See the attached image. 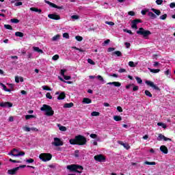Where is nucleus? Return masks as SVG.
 <instances>
[{"mask_svg":"<svg viewBox=\"0 0 175 175\" xmlns=\"http://www.w3.org/2000/svg\"><path fill=\"white\" fill-rule=\"evenodd\" d=\"M170 8H171V9H174V8H175V3H171L170 4Z\"/></svg>","mask_w":175,"mask_h":175,"instance_id":"64","label":"nucleus"},{"mask_svg":"<svg viewBox=\"0 0 175 175\" xmlns=\"http://www.w3.org/2000/svg\"><path fill=\"white\" fill-rule=\"evenodd\" d=\"M59 59V55H53V57H52V59H53V61H57V60H58Z\"/></svg>","mask_w":175,"mask_h":175,"instance_id":"44","label":"nucleus"},{"mask_svg":"<svg viewBox=\"0 0 175 175\" xmlns=\"http://www.w3.org/2000/svg\"><path fill=\"white\" fill-rule=\"evenodd\" d=\"M53 142H52V146H55V147H59L61 146H64V142L61 140V139L58 137H54Z\"/></svg>","mask_w":175,"mask_h":175,"instance_id":"7","label":"nucleus"},{"mask_svg":"<svg viewBox=\"0 0 175 175\" xmlns=\"http://www.w3.org/2000/svg\"><path fill=\"white\" fill-rule=\"evenodd\" d=\"M149 70L151 73H159V72H161L160 69H151L149 68Z\"/></svg>","mask_w":175,"mask_h":175,"instance_id":"26","label":"nucleus"},{"mask_svg":"<svg viewBox=\"0 0 175 175\" xmlns=\"http://www.w3.org/2000/svg\"><path fill=\"white\" fill-rule=\"evenodd\" d=\"M139 23H143V21L141 19H134L131 21V28L134 29H137V24Z\"/></svg>","mask_w":175,"mask_h":175,"instance_id":"9","label":"nucleus"},{"mask_svg":"<svg viewBox=\"0 0 175 175\" xmlns=\"http://www.w3.org/2000/svg\"><path fill=\"white\" fill-rule=\"evenodd\" d=\"M30 10L31 12H36V13H42V10L38 9V8H31Z\"/></svg>","mask_w":175,"mask_h":175,"instance_id":"21","label":"nucleus"},{"mask_svg":"<svg viewBox=\"0 0 175 175\" xmlns=\"http://www.w3.org/2000/svg\"><path fill=\"white\" fill-rule=\"evenodd\" d=\"M123 147L126 148V150H129V148H131V146H129V144H124V145H123Z\"/></svg>","mask_w":175,"mask_h":175,"instance_id":"52","label":"nucleus"},{"mask_svg":"<svg viewBox=\"0 0 175 175\" xmlns=\"http://www.w3.org/2000/svg\"><path fill=\"white\" fill-rule=\"evenodd\" d=\"M148 16H149V17H151L152 18H157V15H155V14L152 12H148Z\"/></svg>","mask_w":175,"mask_h":175,"instance_id":"29","label":"nucleus"},{"mask_svg":"<svg viewBox=\"0 0 175 175\" xmlns=\"http://www.w3.org/2000/svg\"><path fill=\"white\" fill-rule=\"evenodd\" d=\"M40 110L41 111H45V114L47 117H52V116H54V110H53L51 106L49 105L44 104L40 108Z\"/></svg>","mask_w":175,"mask_h":175,"instance_id":"3","label":"nucleus"},{"mask_svg":"<svg viewBox=\"0 0 175 175\" xmlns=\"http://www.w3.org/2000/svg\"><path fill=\"white\" fill-rule=\"evenodd\" d=\"M36 117L33 115H26L25 120H31V118H36Z\"/></svg>","mask_w":175,"mask_h":175,"instance_id":"34","label":"nucleus"},{"mask_svg":"<svg viewBox=\"0 0 175 175\" xmlns=\"http://www.w3.org/2000/svg\"><path fill=\"white\" fill-rule=\"evenodd\" d=\"M58 126H59V131H62V132H66V126H60L59 124H58Z\"/></svg>","mask_w":175,"mask_h":175,"instance_id":"30","label":"nucleus"},{"mask_svg":"<svg viewBox=\"0 0 175 175\" xmlns=\"http://www.w3.org/2000/svg\"><path fill=\"white\" fill-rule=\"evenodd\" d=\"M144 165H157V163L155 161L150 162V161H145L144 163Z\"/></svg>","mask_w":175,"mask_h":175,"instance_id":"32","label":"nucleus"},{"mask_svg":"<svg viewBox=\"0 0 175 175\" xmlns=\"http://www.w3.org/2000/svg\"><path fill=\"white\" fill-rule=\"evenodd\" d=\"M71 18H72V20H79V18H80V16H79L78 15H72L71 16Z\"/></svg>","mask_w":175,"mask_h":175,"instance_id":"46","label":"nucleus"},{"mask_svg":"<svg viewBox=\"0 0 175 175\" xmlns=\"http://www.w3.org/2000/svg\"><path fill=\"white\" fill-rule=\"evenodd\" d=\"M128 14H129V16H135V12H133V11H129L128 12Z\"/></svg>","mask_w":175,"mask_h":175,"instance_id":"63","label":"nucleus"},{"mask_svg":"<svg viewBox=\"0 0 175 175\" xmlns=\"http://www.w3.org/2000/svg\"><path fill=\"white\" fill-rule=\"evenodd\" d=\"M67 169L70 172H75V173H83V170H84V167L81 165H79L77 164H71L67 166Z\"/></svg>","mask_w":175,"mask_h":175,"instance_id":"2","label":"nucleus"},{"mask_svg":"<svg viewBox=\"0 0 175 175\" xmlns=\"http://www.w3.org/2000/svg\"><path fill=\"white\" fill-rule=\"evenodd\" d=\"M113 54H116L117 57H122V53L120 51H116L113 53Z\"/></svg>","mask_w":175,"mask_h":175,"instance_id":"39","label":"nucleus"},{"mask_svg":"<svg viewBox=\"0 0 175 175\" xmlns=\"http://www.w3.org/2000/svg\"><path fill=\"white\" fill-rule=\"evenodd\" d=\"M156 3L157 5H162V3H163V0H157Z\"/></svg>","mask_w":175,"mask_h":175,"instance_id":"54","label":"nucleus"},{"mask_svg":"<svg viewBox=\"0 0 175 175\" xmlns=\"http://www.w3.org/2000/svg\"><path fill=\"white\" fill-rule=\"evenodd\" d=\"M151 10H152V12L155 13V14H157V16H161V10H157L155 8H152Z\"/></svg>","mask_w":175,"mask_h":175,"instance_id":"24","label":"nucleus"},{"mask_svg":"<svg viewBox=\"0 0 175 175\" xmlns=\"http://www.w3.org/2000/svg\"><path fill=\"white\" fill-rule=\"evenodd\" d=\"M71 49H74V50H77L78 51H80V53H84V51H85L83 49H79V48H77L76 46H72Z\"/></svg>","mask_w":175,"mask_h":175,"instance_id":"36","label":"nucleus"},{"mask_svg":"<svg viewBox=\"0 0 175 175\" xmlns=\"http://www.w3.org/2000/svg\"><path fill=\"white\" fill-rule=\"evenodd\" d=\"M135 80L137 81V83H138V84H143V80H142V78L136 77Z\"/></svg>","mask_w":175,"mask_h":175,"instance_id":"31","label":"nucleus"},{"mask_svg":"<svg viewBox=\"0 0 175 175\" xmlns=\"http://www.w3.org/2000/svg\"><path fill=\"white\" fill-rule=\"evenodd\" d=\"M133 91L136 92V91H139V86L137 85H133Z\"/></svg>","mask_w":175,"mask_h":175,"instance_id":"51","label":"nucleus"},{"mask_svg":"<svg viewBox=\"0 0 175 175\" xmlns=\"http://www.w3.org/2000/svg\"><path fill=\"white\" fill-rule=\"evenodd\" d=\"M157 140H159V142H161V140H164V142H167L169 140L170 142H172V139L167 138L162 134H159Z\"/></svg>","mask_w":175,"mask_h":175,"instance_id":"13","label":"nucleus"},{"mask_svg":"<svg viewBox=\"0 0 175 175\" xmlns=\"http://www.w3.org/2000/svg\"><path fill=\"white\" fill-rule=\"evenodd\" d=\"M44 2L45 3H47V5H49L51 8H55V9H59V10L64 9V6H58L56 4H54L53 3H51L47 0H44Z\"/></svg>","mask_w":175,"mask_h":175,"instance_id":"10","label":"nucleus"},{"mask_svg":"<svg viewBox=\"0 0 175 175\" xmlns=\"http://www.w3.org/2000/svg\"><path fill=\"white\" fill-rule=\"evenodd\" d=\"M105 24H107V25H111V26L114 25V23L113 22L105 21Z\"/></svg>","mask_w":175,"mask_h":175,"instance_id":"61","label":"nucleus"},{"mask_svg":"<svg viewBox=\"0 0 175 175\" xmlns=\"http://www.w3.org/2000/svg\"><path fill=\"white\" fill-rule=\"evenodd\" d=\"M113 120L115 121H121L122 120V118L120 116H113Z\"/></svg>","mask_w":175,"mask_h":175,"instance_id":"28","label":"nucleus"},{"mask_svg":"<svg viewBox=\"0 0 175 175\" xmlns=\"http://www.w3.org/2000/svg\"><path fill=\"white\" fill-rule=\"evenodd\" d=\"M92 117H98V116H100V113L98 111H93L91 113Z\"/></svg>","mask_w":175,"mask_h":175,"instance_id":"27","label":"nucleus"},{"mask_svg":"<svg viewBox=\"0 0 175 175\" xmlns=\"http://www.w3.org/2000/svg\"><path fill=\"white\" fill-rule=\"evenodd\" d=\"M58 39H59V35L57 34L56 36H54L53 38H52V40L53 42H55L57 40H58Z\"/></svg>","mask_w":175,"mask_h":175,"instance_id":"37","label":"nucleus"},{"mask_svg":"<svg viewBox=\"0 0 175 175\" xmlns=\"http://www.w3.org/2000/svg\"><path fill=\"white\" fill-rule=\"evenodd\" d=\"M65 98H66V94H65V92H61L58 97H57V99L58 100H64Z\"/></svg>","mask_w":175,"mask_h":175,"instance_id":"17","label":"nucleus"},{"mask_svg":"<svg viewBox=\"0 0 175 175\" xmlns=\"http://www.w3.org/2000/svg\"><path fill=\"white\" fill-rule=\"evenodd\" d=\"M119 73H124L126 72V70L125 68H120L118 70Z\"/></svg>","mask_w":175,"mask_h":175,"instance_id":"58","label":"nucleus"},{"mask_svg":"<svg viewBox=\"0 0 175 175\" xmlns=\"http://www.w3.org/2000/svg\"><path fill=\"white\" fill-rule=\"evenodd\" d=\"M4 28L5 29H10V31H13V27L10 25H4Z\"/></svg>","mask_w":175,"mask_h":175,"instance_id":"33","label":"nucleus"},{"mask_svg":"<svg viewBox=\"0 0 175 175\" xmlns=\"http://www.w3.org/2000/svg\"><path fill=\"white\" fill-rule=\"evenodd\" d=\"M23 130L25 131V132H31V128L25 126L24 128H23Z\"/></svg>","mask_w":175,"mask_h":175,"instance_id":"49","label":"nucleus"},{"mask_svg":"<svg viewBox=\"0 0 175 175\" xmlns=\"http://www.w3.org/2000/svg\"><path fill=\"white\" fill-rule=\"evenodd\" d=\"M1 107H13V103L10 102H1L0 103Z\"/></svg>","mask_w":175,"mask_h":175,"instance_id":"14","label":"nucleus"},{"mask_svg":"<svg viewBox=\"0 0 175 175\" xmlns=\"http://www.w3.org/2000/svg\"><path fill=\"white\" fill-rule=\"evenodd\" d=\"M69 143L72 146H85L87 144V138L81 135H79L75 136V139H70Z\"/></svg>","mask_w":175,"mask_h":175,"instance_id":"1","label":"nucleus"},{"mask_svg":"<svg viewBox=\"0 0 175 175\" xmlns=\"http://www.w3.org/2000/svg\"><path fill=\"white\" fill-rule=\"evenodd\" d=\"M88 64H90V65H95V62H94L92 59H88Z\"/></svg>","mask_w":175,"mask_h":175,"instance_id":"47","label":"nucleus"},{"mask_svg":"<svg viewBox=\"0 0 175 175\" xmlns=\"http://www.w3.org/2000/svg\"><path fill=\"white\" fill-rule=\"evenodd\" d=\"M124 45L126 46V49H129L131 47V43L125 42Z\"/></svg>","mask_w":175,"mask_h":175,"instance_id":"62","label":"nucleus"},{"mask_svg":"<svg viewBox=\"0 0 175 175\" xmlns=\"http://www.w3.org/2000/svg\"><path fill=\"white\" fill-rule=\"evenodd\" d=\"M145 83L146 85H149V87H151L152 88H153V90H155L156 91H161V89L159 88V87L155 85L154 82L151 81H146Z\"/></svg>","mask_w":175,"mask_h":175,"instance_id":"8","label":"nucleus"},{"mask_svg":"<svg viewBox=\"0 0 175 175\" xmlns=\"http://www.w3.org/2000/svg\"><path fill=\"white\" fill-rule=\"evenodd\" d=\"M124 32H126L127 33H129L130 35H133V33L132 32L131 30H128V29H124Z\"/></svg>","mask_w":175,"mask_h":175,"instance_id":"55","label":"nucleus"},{"mask_svg":"<svg viewBox=\"0 0 175 175\" xmlns=\"http://www.w3.org/2000/svg\"><path fill=\"white\" fill-rule=\"evenodd\" d=\"M167 18V14H164L163 15L160 16V20H165Z\"/></svg>","mask_w":175,"mask_h":175,"instance_id":"50","label":"nucleus"},{"mask_svg":"<svg viewBox=\"0 0 175 175\" xmlns=\"http://www.w3.org/2000/svg\"><path fill=\"white\" fill-rule=\"evenodd\" d=\"M46 96L48 99H53V96H51V94L50 92L46 93Z\"/></svg>","mask_w":175,"mask_h":175,"instance_id":"48","label":"nucleus"},{"mask_svg":"<svg viewBox=\"0 0 175 175\" xmlns=\"http://www.w3.org/2000/svg\"><path fill=\"white\" fill-rule=\"evenodd\" d=\"M96 77L100 81H104L103 77L102 76L98 75Z\"/></svg>","mask_w":175,"mask_h":175,"instance_id":"60","label":"nucleus"},{"mask_svg":"<svg viewBox=\"0 0 175 175\" xmlns=\"http://www.w3.org/2000/svg\"><path fill=\"white\" fill-rule=\"evenodd\" d=\"M145 95H146V96H149V98H152V94L148 90H145Z\"/></svg>","mask_w":175,"mask_h":175,"instance_id":"35","label":"nucleus"},{"mask_svg":"<svg viewBox=\"0 0 175 175\" xmlns=\"http://www.w3.org/2000/svg\"><path fill=\"white\" fill-rule=\"evenodd\" d=\"M42 89L45 91H51V88H50L49 86L47 85H44L42 86Z\"/></svg>","mask_w":175,"mask_h":175,"instance_id":"42","label":"nucleus"},{"mask_svg":"<svg viewBox=\"0 0 175 175\" xmlns=\"http://www.w3.org/2000/svg\"><path fill=\"white\" fill-rule=\"evenodd\" d=\"M107 84L109 85H114L115 87H121V83L118 81L109 82Z\"/></svg>","mask_w":175,"mask_h":175,"instance_id":"16","label":"nucleus"},{"mask_svg":"<svg viewBox=\"0 0 175 175\" xmlns=\"http://www.w3.org/2000/svg\"><path fill=\"white\" fill-rule=\"evenodd\" d=\"M48 17L51 18V20H61V16L57 14H49Z\"/></svg>","mask_w":175,"mask_h":175,"instance_id":"12","label":"nucleus"},{"mask_svg":"<svg viewBox=\"0 0 175 175\" xmlns=\"http://www.w3.org/2000/svg\"><path fill=\"white\" fill-rule=\"evenodd\" d=\"M66 72V70H65V69L61 70L60 73H61L62 76H63V77H64Z\"/></svg>","mask_w":175,"mask_h":175,"instance_id":"57","label":"nucleus"},{"mask_svg":"<svg viewBox=\"0 0 175 175\" xmlns=\"http://www.w3.org/2000/svg\"><path fill=\"white\" fill-rule=\"evenodd\" d=\"M158 126H162L164 129L166 128V124L162 123V122H158L157 123Z\"/></svg>","mask_w":175,"mask_h":175,"instance_id":"41","label":"nucleus"},{"mask_svg":"<svg viewBox=\"0 0 175 175\" xmlns=\"http://www.w3.org/2000/svg\"><path fill=\"white\" fill-rule=\"evenodd\" d=\"M15 36H17L18 38H23L24 33H23L21 31H16V32H15Z\"/></svg>","mask_w":175,"mask_h":175,"instance_id":"23","label":"nucleus"},{"mask_svg":"<svg viewBox=\"0 0 175 175\" xmlns=\"http://www.w3.org/2000/svg\"><path fill=\"white\" fill-rule=\"evenodd\" d=\"M94 159L97 162H103V161H106V157H105V156H103V154H98V155L94 156Z\"/></svg>","mask_w":175,"mask_h":175,"instance_id":"11","label":"nucleus"},{"mask_svg":"<svg viewBox=\"0 0 175 175\" xmlns=\"http://www.w3.org/2000/svg\"><path fill=\"white\" fill-rule=\"evenodd\" d=\"M160 151L163 152V154H167L169 152L167 147H166V146L165 145H162L160 146Z\"/></svg>","mask_w":175,"mask_h":175,"instance_id":"15","label":"nucleus"},{"mask_svg":"<svg viewBox=\"0 0 175 175\" xmlns=\"http://www.w3.org/2000/svg\"><path fill=\"white\" fill-rule=\"evenodd\" d=\"M114 50H116V48H113V47H109L107 49V52L108 53H111V51H114Z\"/></svg>","mask_w":175,"mask_h":175,"instance_id":"56","label":"nucleus"},{"mask_svg":"<svg viewBox=\"0 0 175 175\" xmlns=\"http://www.w3.org/2000/svg\"><path fill=\"white\" fill-rule=\"evenodd\" d=\"M129 66H130V68H136V64H135L133 62H129Z\"/></svg>","mask_w":175,"mask_h":175,"instance_id":"38","label":"nucleus"},{"mask_svg":"<svg viewBox=\"0 0 175 175\" xmlns=\"http://www.w3.org/2000/svg\"><path fill=\"white\" fill-rule=\"evenodd\" d=\"M0 85L3 88V90L5 91L6 92H12V90L8 89V88L5 85V84L1 83Z\"/></svg>","mask_w":175,"mask_h":175,"instance_id":"20","label":"nucleus"},{"mask_svg":"<svg viewBox=\"0 0 175 175\" xmlns=\"http://www.w3.org/2000/svg\"><path fill=\"white\" fill-rule=\"evenodd\" d=\"M75 39L76 40H77V42H81V40H83V37L80 36H75Z\"/></svg>","mask_w":175,"mask_h":175,"instance_id":"43","label":"nucleus"},{"mask_svg":"<svg viewBox=\"0 0 175 175\" xmlns=\"http://www.w3.org/2000/svg\"><path fill=\"white\" fill-rule=\"evenodd\" d=\"M82 103H84L85 105H90V103H92V100L88 98H83Z\"/></svg>","mask_w":175,"mask_h":175,"instance_id":"18","label":"nucleus"},{"mask_svg":"<svg viewBox=\"0 0 175 175\" xmlns=\"http://www.w3.org/2000/svg\"><path fill=\"white\" fill-rule=\"evenodd\" d=\"M90 137L92 139H96V137H98V135H96V134H90Z\"/></svg>","mask_w":175,"mask_h":175,"instance_id":"59","label":"nucleus"},{"mask_svg":"<svg viewBox=\"0 0 175 175\" xmlns=\"http://www.w3.org/2000/svg\"><path fill=\"white\" fill-rule=\"evenodd\" d=\"M33 49L34 51H36L37 53H40L41 54H43V50L40 49L38 46H33Z\"/></svg>","mask_w":175,"mask_h":175,"instance_id":"25","label":"nucleus"},{"mask_svg":"<svg viewBox=\"0 0 175 175\" xmlns=\"http://www.w3.org/2000/svg\"><path fill=\"white\" fill-rule=\"evenodd\" d=\"M39 158L43 162H47L49 161H51V158H53V155L50 153H41L39 155Z\"/></svg>","mask_w":175,"mask_h":175,"instance_id":"5","label":"nucleus"},{"mask_svg":"<svg viewBox=\"0 0 175 175\" xmlns=\"http://www.w3.org/2000/svg\"><path fill=\"white\" fill-rule=\"evenodd\" d=\"M63 38H65L66 39H69V33H63Z\"/></svg>","mask_w":175,"mask_h":175,"instance_id":"53","label":"nucleus"},{"mask_svg":"<svg viewBox=\"0 0 175 175\" xmlns=\"http://www.w3.org/2000/svg\"><path fill=\"white\" fill-rule=\"evenodd\" d=\"M137 34L143 36V38H145V39H147V38H148L152 33L149 30H146L143 27H139V30L137 31Z\"/></svg>","mask_w":175,"mask_h":175,"instance_id":"4","label":"nucleus"},{"mask_svg":"<svg viewBox=\"0 0 175 175\" xmlns=\"http://www.w3.org/2000/svg\"><path fill=\"white\" fill-rule=\"evenodd\" d=\"M17 149L14 148L10 153H8V155H12V157H23V155H25V152H18V153Z\"/></svg>","mask_w":175,"mask_h":175,"instance_id":"6","label":"nucleus"},{"mask_svg":"<svg viewBox=\"0 0 175 175\" xmlns=\"http://www.w3.org/2000/svg\"><path fill=\"white\" fill-rule=\"evenodd\" d=\"M73 103H69L64 104V107H65L66 109H70V107H73Z\"/></svg>","mask_w":175,"mask_h":175,"instance_id":"22","label":"nucleus"},{"mask_svg":"<svg viewBox=\"0 0 175 175\" xmlns=\"http://www.w3.org/2000/svg\"><path fill=\"white\" fill-rule=\"evenodd\" d=\"M19 170V167H15V168H13V169H12V170H9L8 171V174H16V172H17V170Z\"/></svg>","mask_w":175,"mask_h":175,"instance_id":"19","label":"nucleus"},{"mask_svg":"<svg viewBox=\"0 0 175 175\" xmlns=\"http://www.w3.org/2000/svg\"><path fill=\"white\" fill-rule=\"evenodd\" d=\"M26 162L27 163H33L35 162V160L33 159H29L26 160Z\"/></svg>","mask_w":175,"mask_h":175,"instance_id":"45","label":"nucleus"},{"mask_svg":"<svg viewBox=\"0 0 175 175\" xmlns=\"http://www.w3.org/2000/svg\"><path fill=\"white\" fill-rule=\"evenodd\" d=\"M10 21L12 23H14V24H17V23H20V21L17 18H12L10 20Z\"/></svg>","mask_w":175,"mask_h":175,"instance_id":"40","label":"nucleus"}]
</instances>
